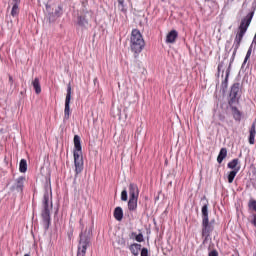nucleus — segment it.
Instances as JSON below:
<instances>
[{
    "instance_id": "obj_1",
    "label": "nucleus",
    "mask_w": 256,
    "mask_h": 256,
    "mask_svg": "<svg viewBox=\"0 0 256 256\" xmlns=\"http://www.w3.org/2000/svg\"><path fill=\"white\" fill-rule=\"evenodd\" d=\"M253 15H255V12H250L241 20V23L238 27V32L236 33L235 39H234V52L233 57L237 55V50L239 47H241V41H243V37H245V34L247 33V30L249 29V25H251V21H253Z\"/></svg>"
},
{
    "instance_id": "obj_2",
    "label": "nucleus",
    "mask_w": 256,
    "mask_h": 256,
    "mask_svg": "<svg viewBox=\"0 0 256 256\" xmlns=\"http://www.w3.org/2000/svg\"><path fill=\"white\" fill-rule=\"evenodd\" d=\"M53 210V202L51 201V192L46 191L42 198L41 217L45 229H49L51 225V211Z\"/></svg>"
},
{
    "instance_id": "obj_3",
    "label": "nucleus",
    "mask_w": 256,
    "mask_h": 256,
    "mask_svg": "<svg viewBox=\"0 0 256 256\" xmlns=\"http://www.w3.org/2000/svg\"><path fill=\"white\" fill-rule=\"evenodd\" d=\"M130 48L132 53H134V57H138L139 53L143 51L145 48V40L143 39V35L137 29H133L130 37Z\"/></svg>"
},
{
    "instance_id": "obj_4",
    "label": "nucleus",
    "mask_w": 256,
    "mask_h": 256,
    "mask_svg": "<svg viewBox=\"0 0 256 256\" xmlns=\"http://www.w3.org/2000/svg\"><path fill=\"white\" fill-rule=\"evenodd\" d=\"M74 165L75 173L79 175L83 171V150L81 147V137L79 135L74 136Z\"/></svg>"
},
{
    "instance_id": "obj_5",
    "label": "nucleus",
    "mask_w": 256,
    "mask_h": 256,
    "mask_svg": "<svg viewBox=\"0 0 256 256\" xmlns=\"http://www.w3.org/2000/svg\"><path fill=\"white\" fill-rule=\"evenodd\" d=\"M91 246V237L87 232H81L79 235V243L77 247V256L87 255V248Z\"/></svg>"
},
{
    "instance_id": "obj_6",
    "label": "nucleus",
    "mask_w": 256,
    "mask_h": 256,
    "mask_svg": "<svg viewBox=\"0 0 256 256\" xmlns=\"http://www.w3.org/2000/svg\"><path fill=\"white\" fill-rule=\"evenodd\" d=\"M241 93V84L239 82H236L232 84L230 88L229 93V100L228 105H235L236 103H239V95Z\"/></svg>"
},
{
    "instance_id": "obj_7",
    "label": "nucleus",
    "mask_w": 256,
    "mask_h": 256,
    "mask_svg": "<svg viewBox=\"0 0 256 256\" xmlns=\"http://www.w3.org/2000/svg\"><path fill=\"white\" fill-rule=\"evenodd\" d=\"M213 223H215V220L202 221V238L204 239V241H207L209 237H211L213 231H215V226L213 225Z\"/></svg>"
},
{
    "instance_id": "obj_8",
    "label": "nucleus",
    "mask_w": 256,
    "mask_h": 256,
    "mask_svg": "<svg viewBox=\"0 0 256 256\" xmlns=\"http://www.w3.org/2000/svg\"><path fill=\"white\" fill-rule=\"evenodd\" d=\"M25 176H20L14 181V185L10 187L11 193L14 195H23V189H25Z\"/></svg>"
},
{
    "instance_id": "obj_9",
    "label": "nucleus",
    "mask_w": 256,
    "mask_h": 256,
    "mask_svg": "<svg viewBox=\"0 0 256 256\" xmlns=\"http://www.w3.org/2000/svg\"><path fill=\"white\" fill-rule=\"evenodd\" d=\"M71 84L67 86V94L65 98V108H64V120L68 121L71 117Z\"/></svg>"
},
{
    "instance_id": "obj_10",
    "label": "nucleus",
    "mask_w": 256,
    "mask_h": 256,
    "mask_svg": "<svg viewBox=\"0 0 256 256\" xmlns=\"http://www.w3.org/2000/svg\"><path fill=\"white\" fill-rule=\"evenodd\" d=\"M12 9H11V15L12 17H19V13L21 12V9L19 6L21 5V0H12Z\"/></svg>"
},
{
    "instance_id": "obj_11",
    "label": "nucleus",
    "mask_w": 256,
    "mask_h": 256,
    "mask_svg": "<svg viewBox=\"0 0 256 256\" xmlns=\"http://www.w3.org/2000/svg\"><path fill=\"white\" fill-rule=\"evenodd\" d=\"M129 197L130 199H139V187L137 184L131 183L129 185Z\"/></svg>"
},
{
    "instance_id": "obj_12",
    "label": "nucleus",
    "mask_w": 256,
    "mask_h": 256,
    "mask_svg": "<svg viewBox=\"0 0 256 256\" xmlns=\"http://www.w3.org/2000/svg\"><path fill=\"white\" fill-rule=\"evenodd\" d=\"M233 119L236 121H241V117H243V113H241L240 109L235 106V104L229 105Z\"/></svg>"
},
{
    "instance_id": "obj_13",
    "label": "nucleus",
    "mask_w": 256,
    "mask_h": 256,
    "mask_svg": "<svg viewBox=\"0 0 256 256\" xmlns=\"http://www.w3.org/2000/svg\"><path fill=\"white\" fill-rule=\"evenodd\" d=\"M177 37H179L177 30L170 31L166 36V43H175V41H177Z\"/></svg>"
},
{
    "instance_id": "obj_14",
    "label": "nucleus",
    "mask_w": 256,
    "mask_h": 256,
    "mask_svg": "<svg viewBox=\"0 0 256 256\" xmlns=\"http://www.w3.org/2000/svg\"><path fill=\"white\" fill-rule=\"evenodd\" d=\"M255 135H256L255 124H252L249 130V138H248L250 145H255Z\"/></svg>"
},
{
    "instance_id": "obj_15",
    "label": "nucleus",
    "mask_w": 256,
    "mask_h": 256,
    "mask_svg": "<svg viewBox=\"0 0 256 256\" xmlns=\"http://www.w3.org/2000/svg\"><path fill=\"white\" fill-rule=\"evenodd\" d=\"M114 219H116V221H123V208L116 207L114 209Z\"/></svg>"
},
{
    "instance_id": "obj_16",
    "label": "nucleus",
    "mask_w": 256,
    "mask_h": 256,
    "mask_svg": "<svg viewBox=\"0 0 256 256\" xmlns=\"http://www.w3.org/2000/svg\"><path fill=\"white\" fill-rule=\"evenodd\" d=\"M241 171V167L236 168L235 170H232L228 174V183H233L235 181V177H237V174Z\"/></svg>"
},
{
    "instance_id": "obj_17",
    "label": "nucleus",
    "mask_w": 256,
    "mask_h": 256,
    "mask_svg": "<svg viewBox=\"0 0 256 256\" xmlns=\"http://www.w3.org/2000/svg\"><path fill=\"white\" fill-rule=\"evenodd\" d=\"M139 198H129L128 209L129 211H137V201Z\"/></svg>"
},
{
    "instance_id": "obj_18",
    "label": "nucleus",
    "mask_w": 256,
    "mask_h": 256,
    "mask_svg": "<svg viewBox=\"0 0 256 256\" xmlns=\"http://www.w3.org/2000/svg\"><path fill=\"white\" fill-rule=\"evenodd\" d=\"M129 250L131 251L132 255L137 256L141 251V244L134 243L129 246Z\"/></svg>"
},
{
    "instance_id": "obj_19",
    "label": "nucleus",
    "mask_w": 256,
    "mask_h": 256,
    "mask_svg": "<svg viewBox=\"0 0 256 256\" xmlns=\"http://www.w3.org/2000/svg\"><path fill=\"white\" fill-rule=\"evenodd\" d=\"M32 86L35 90L36 95H39L41 93V82L39 81V78H35L32 81Z\"/></svg>"
},
{
    "instance_id": "obj_20",
    "label": "nucleus",
    "mask_w": 256,
    "mask_h": 256,
    "mask_svg": "<svg viewBox=\"0 0 256 256\" xmlns=\"http://www.w3.org/2000/svg\"><path fill=\"white\" fill-rule=\"evenodd\" d=\"M226 157H227V148H221L219 155L217 157L218 163H220V164L223 163V160H225Z\"/></svg>"
},
{
    "instance_id": "obj_21",
    "label": "nucleus",
    "mask_w": 256,
    "mask_h": 256,
    "mask_svg": "<svg viewBox=\"0 0 256 256\" xmlns=\"http://www.w3.org/2000/svg\"><path fill=\"white\" fill-rule=\"evenodd\" d=\"M228 169H233V171H235V169H238V167L241 168V165H239V158H235L232 161H230L227 164Z\"/></svg>"
},
{
    "instance_id": "obj_22",
    "label": "nucleus",
    "mask_w": 256,
    "mask_h": 256,
    "mask_svg": "<svg viewBox=\"0 0 256 256\" xmlns=\"http://www.w3.org/2000/svg\"><path fill=\"white\" fill-rule=\"evenodd\" d=\"M202 221H209V206L207 204L202 207Z\"/></svg>"
},
{
    "instance_id": "obj_23",
    "label": "nucleus",
    "mask_w": 256,
    "mask_h": 256,
    "mask_svg": "<svg viewBox=\"0 0 256 256\" xmlns=\"http://www.w3.org/2000/svg\"><path fill=\"white\" fill-rule=\"evenodd\" d=\"M20 173H27V160L21 159L19 164Z\"/></svg>"
},
{
    "instance_id": "obj_24",
    "label": "nucleus",
    "mask_w": 256,
    "mask_h": 256,
    "mask_svg": "<svg viewBox=\"0 0 256 256\" xmlns=\"http://www.w3.org/2000/svg\"><path fill=\"white\" fill-rule=\"evenodd\" d=\"M251 53H253V48L250 47L248 49L247 53H246L245 59H244L243 64H242V67H244L247 64V62L249 61V59H251Z\"/></svg>"
},
{
    "instance_id": "obj_25",
    "label": "nucleus",
    "mask_w": 256,
    "mask_h": 256,
    "mask_svg": "<svg viewBox=\"0 0 256 256\" xmlns=\"http://www.w3.org/2000/svg\"><path fill=\"white\" fill-rule=\"evenodd\" d=\"M88 23L89 22L87 21L85 16H79L78 17V25H80V27H85V25H87Z\"/></svg>"
},
{
    "instance_id": "obj_26",
    "label": "nucleus",
    "mask_w": 256,
    "mask_h": 256,
    "mask_svg": "<svg viewBox=\"0 0 256 256\" xmlns=\"http://www.w3.org/2000/svg\"><path fill=\"white\" fill-rule=\"evenodd\" d=\"M135 241H137L138 243H143V241H145V238L143 237V234L139 233L138 235H136Z\"/></svg>"
},
{
    "instance_id": "obj_27",
    "label": "nucleus",
    "mask_w": 256,
    "mask_h": 256,
    "mask_svg": "<svg viewBox=\"0 0 256 256\" xmlns=\"http://www.w3.org/2000/svg\"><path fill=\"white\" fill-rule=\"evenodd\" d=\"M228 83H229V71H227L226 78H225L224 82L222 83V85H224L225 89H227Z\"/></svg>"
},
{
    "instance_id": "obj_28",
    "label": "nucleus",
    "mask_w": 256,
    "mask_h": 256,
    "mask_svg": "<svg viewBox=\"0 0 256 256\" xmlns=\"http://www.w3.org/2000/svg\"><path fill=\"white\" fill-rule=\"evenodd\" d=\"M128 197H127V191L123 190L121 192V201H127Z\"/></svg>"
},
{
    "instance_id": "obj_29",
    "label": "nucleus",
    "mask_w": 256,
    "mask_h": 256,
    "mask_svg": "<svg viewBox=\"0 0 256 256\" xmlns=\"http://www.w3.org/2000/svg\"><path fill=\"white\" fill-rule=\"evenodd\" d=\"M141 256H149V250L147 248H142Z\"/></svg>"
},
{
    "instance_id": "obj_30",
    "label": "nucleus",
    "mask_w": 256,
    "mask_h": 256,
    "mask_svg": "<svg viewBox=\"0 0 256 256\" xmlns=\"http://www.w3.org/2000/svg\"><path fill=\"white\" fill-rule=\"evenodd\" d=\"M208 256H219V252L216 249H214L208 253Z\"/></svg>"
},
{
    "instance_id": "obj_31",
    "label": "nucleus",
    "mask_w": 256,
    "mask_h": 256,
    "mask_svg": "<svg viewBox=\"0 0 256 256\" xmlns=\"http://www.w3.org/2000/svg\"><path fill=\"white\" fill-rule=\"evenodd\" d=\"M8 79H9L8 81H9L10 87H13V83H15V80L13 79V76L9 75Z\"/></svg>"
},
{
    "instance_id": "obj_32",
    "label": "nucleus",
    "mask_w": 256,
    "mask_h": 256,
    "mask_svg": "<svg viewBox=\"0 0 256 256\" xmlns=\"http://www.w3.org/2000/svg\"><path fill=\"white\" fill-rule=\"evenodd\" d=\"M252 225L256 227V214L253 215V220L251 221Z\"/></svg>"
},
{
    "instance_id": "obj_33",
    "label": "nucleus",
    "mask_w": 256,
    "mask_h": 256,
    "mask_svg": "<svg viewBox=\"0 0 256 256\" xmlns=\"http://www.w3.org/2000/svg\"><path fill=\"white\" fill-rule=\"evenodd\" d=\"M137 233L136 232H132L130 235V239H135L137 237Z\"/></svg>"
},
{
    "instance_id": "obj_34",
    "label": "nucleus",
    "mask_w": 256,
    "mask_h": 256,
    "mask_svg": "<svg viewBox=\"0 0 256 256\" xmlns=\"http://www.w3.org/2000/svg\"><path fill=\"white\" fill-rule=\"evenodd\" d=\"M223 67V64H218V73H221V68Z\"/></svg>"
},
{
    "instance_id": "obj_35",
    "label": "nucleus",
    "mask_w": 256,
    "mask_h": 256,
    "mask_svg": "<svg viewBox=\"0 0 256 256\" xmlns=\"http://www.w3.org/2000/svg\"><path fill=\"white\" fill-rule=\"evenodd\" d=\"M118 3H119L120 5H123V0H118Z\"/></svg>"
},
{
    "instance_id": "obj_36",
    "label": "nucleus",
    "mask_w": 256,
    "mask_h": 256,
    "mask_svg": "<svg viewBox=\"0 0 256 256\" xmlns=\"http://www.w3.org/2000/svg\"><path fill=\"white\" fill-rule=\"evenodd\" d=\"M24 256H30L29 254H25Z\"/></svg>"
},
{
    "instance_id": "obj_37",
    "label": "nucleus",
    "mask_w": 256,
    "mask_h": 256,
    "mask_svg": "<svg viewBox=\"0 0 256 256\" xmlns=\"http://www.w3.org/2000/svg\"><path fill=\"white\" fill-rule=\"evenodd\" d=\"M162 1H165V0H162Z\"/></svg>"
}]
</instances>
